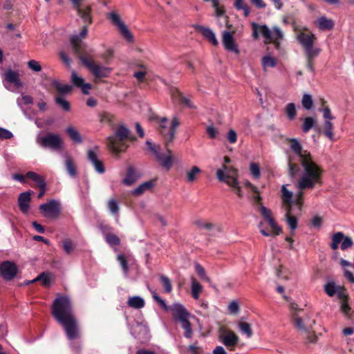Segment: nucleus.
<instances>
[{
	"instance_id": "3c124183",
	"label": "nucleus",
	"mask_w": 354,
	"mask_h": 354,
	"mask_svg": "<svg viewBox=\"0 0 354 354\" xmlns=\"http://www.w3.org/2000/svg\"><path fill=\"white\" fill-rule=\"evenodd\" d=\"M337 286L334 282H328L324 286V291L329 297H333L336 293Z\"/></svg>"
},
{
	"instance_id": "72a5a7b5",
	"label": "nucleus",
	"mask_w": 354,
	"mask_h": 354,
	"mask_svg": "<svg viewBox=\"0 0 354 354\" xmlns=\"http://www.w3.org/2000/svg\"><path fill=\"white\" fill-rule=\"evenodd\" d=\"M5 78L8 82L13 83L17 85L19 84L20 82L18 73L11 69H8L6 71L5 73Z\"/></svg>"
},
{
	"instance_id": "5701e85b",
	"label": "nucleus",
	"mask_w": 354,
	"mask_h": 354,
	"mask_svg": "<svg viewBox=\"0 0 354 354\" xmlns=\"http://www.w3.org/2000/svg\"><path fill=\"white\" fill-rule=\"evenodd\" d=\"M140 175L137 174L135 168L129 166L127 170V176L123 179L122 183L127 186H131L139 178Z\"/></svg>"
},
{
	"instance_id": "603ef678",
	"label": "nucleus",
	"mask_w": 354,
	"mask_h": 354,
	"mask_svg": "<svg viewBox=\"0 0 354 354\" xmlns=\"http://www.w3.org/2000/svg\"><path fill=\"white\" fill-rule=\"evenodd\" d=\"M262 64L264 68L274 67L277 65V60L270 56H265L262 58Z\"/></svg>"
},
{
	"instance_id": "c756f323",
	"label": "nucleus",
	"mask_w": 354,
	"mask_h": 354,
	"mask_svg": "<svg viewBox=\"0 0 354 354\" xmlns=\"http://www.w3.org/2000/svg\"><path fill=\"white\" fill-rule=\"evenodd\" d=\"M333 129V124L330 120L324 121L322 132L330 140H334Z\"/></svg>"
},
{
	"instance_id": "49530a36",
	"label": "nucleus",
	"mask_w": 354,
	"mask_h": 354,
	"mask_svg": "<svg viewBox=\"0 0 354 354\" xmlns=\"http://www.w3.org/2000/svg\"><path fill=\"white\" fill-rule=\"evenodd\" d=\"M234 7L236 10H243L245 17H248L250 15V8L247 4L243 3V0H235Z\"/></svg>"
},
{
	"instance_id": "a19ab883",
	"label": "nucleus",
	"mask_w": 354,
	"mask_h": 354,
	"mask_svg": "<svg viewBox=\"0 0 354 354\" xmlns=\"http://www.w3.org/2000/svg\"><path fill=\"white\" fill-rule=\"evenodd\" d=\"M315 124V120L312 117H306L304 120L301 129L303 132H308Z\"/></svg>"
},
{
	"instance_id": "f704fd0d",
	"label": "nucleus",
	"mask_w": 354,
	"mask_h": 354,
	"mask_svg": "<svg viewBox=\"0 0 354 354\" xmlns=\"http://www.w3.org/2000/svg\"><path fill=\"white\" fill-rule=\"evenodd\" d=\"M201 171H202L201 169L198 167H197V166L192 167L191 170L187 173V175H186L187 181L189 183H192V182L195 181L197 178V176L200 173H201Z\"/></svg>"
},
{
	"instance_id": "2f4dec72",
	"label": "nucleus",
	"mask_w": 354,
	"mask_h": 354,
	"mask_svg": "<svg viewBox=\"0 0 354 354\" xmlns=\"http://www.w3.org/2000/svg\"><path fill=\"white\" fill-rule=\"evenodd\" d=\"M68 137L73 142L80 144L82 142V138L78 131L73 127H68L66 130Z\"/></svg>"
},
{
	"instance_id": "bb28decb",
	"label": "nucleus",
	"mask_w": 354,
	"mask_h": 354,
	"mask_svg": "<svg viewBox=\"0 0 354 354\" xmlns=\"http://www.w3.org/2000/svg\"><path fill=\"white\" fill-rule=\"evenodd\" d=\"M127 304L129 307L140 309L145 306V300L139 296H133L129 298Z\"/></svg>"
},
{
	"instance_id": "f3484780",
	"label": "nucleus",
	"mask_w": 354,
	"mask_h": 354,
	"mask_svg": "<svg viewBox=\"0 0 354 354\" xmlns=\"http://www.w3.org/2000/svg\"><path fill=\"white\" fill-rule=\"evenodd\" d=\"M168 310L172 312L173 318L180 322L187 319L189 315L185 308L180 304H174L169 307Z\"/></svg>"
},
{
	"instance_id": "c03bdc74",
	"label": "nucleus",
	"mask_w": 354,
	"mask_h": 354,
	"mask_svg": "<svg viewBox=\"0 0 354 354\" xmlns=\"http://www.w3.org/2000/svg\"><path fill=\"white\" fill-rule=\"evenodd\" d=\"M239 327L241 331L245 334L248 337H251L253 335V332L250 324L241 322L239 323Z\"/></svg>"
},
{
	"instance_id": "20e7f679",
	"label": "nucleus",
	"mask_w": 354,
	"mask_h": 354,
	"mask_svg": "<svg viewBox=\"0 0 354 354\" xmlns=\"http://www.w3.org/2000/svg\"><path fill=\"white\" fill-rule=\"evenodd\" d=\"M297 39L304 50L306 59V67L310 72L314 73L315 59L321 52L320 48H313V44L317 40V37L312 32H300L297 36Z\"/></svg>"
},
{
	"instance_id": "39448f33",
	"label": "nucleus",
	"mask_w": 354,
	"mask_h": 354,
	"mask_svg": "<svg viewBox=\"0 0 354 354\" xmlns=\"http://www.w3.org/2000/svg\"><path fill=\"white\" fill-rule=\"evenodd\" d=\"M291 309V322L293 326L299 331H301L305 335V338L308 342H315L317 340V336L312 329L313 324H315V321L313 320L312 324L306 326L304 324V319L299 315L300 313L303 312L302 309L298 308L296 303L290 304Z\"/></svg>"
},
{
	"instance_id": "680f3d73",
	"label": "nucleus",
	"mask_w": 354,
	"mask_h": 354,
	"mask_svg": "<svg viewBox=\"0 0 354 354\" xmlns=\"http://www.w3.org/2000/svg\"><path fill=\"white\" fill-rule=\"evenodd\" d=\"M28 66L35 72L41 71V66L39 63L34 59L28 62Z\"/></svg>"
},
{
	"instance_id": "ddd939ff",
	"label": "nucleus",
	"mask_w": 354,
	"mask_h": 354,
	"mask_svg": "<svg viewBox=\"0 0 354 354\" xmlns=\"http://www.w3.org/2000/svg\"><path fill=\"white\" fill-rule=\"evenodd\" d=\"M237 170L233 167H228L225 164L218 169L216 171V177L220 182H224L227 184V181H232V178H237Z\"/></svg>"
},
{
	"instance_id": "8fccbe9b",
	"label": "nucleus",
	"mask_w": 354,
	"mask_h": 354,
	"mask_svg": "<svg viewBox=\"0 0 354 354\" xmlns=\"http://www.w3.org/2000/svg\"><path fill=\"white\" fill-rule=\"evenodd\" d=\"M117 259L119 261L124 274H127L129 273V266L126 257L122 254H119L117 257Z\"/></svg>"
},
{
	"instance_id": "13d9d810",
	"label": "nucleus",
	"mask_w": 354,
	"mask_h": 354,
	"mask_svg": "<svg viewBox=\"0 0 354 354\" xmlns=\"http://www.w3.org/2000/svg\"><path fill=\"white\" fill-rule=\"evenodd\" d=\"M195 270L198 275L204 280L209 281V278L206 276L205 270L203 267L199 263H196L195 266Z\"/></svg>"
},
{
	"instance_id": "774afa93",
	"label": "nucleus",
	"mask_w": 354,
	"mask_h": 354,
	"mask_svg": "<svg viewBox=\"0 0 354 354\" xmlns=\"http://www.w3.org/2000/svg\"><path fill=\"white\" fill-rule=\"evenodd\" d=\"M153 298L154 300L158 302L162 308H163L165 310H168L169 306H167L165 301L160 297L156 293H154L153 295Z\"/></svg>"
},
{
	"instance_id": "412c9836",
	"label": "nucleus",
	"mask_w": 354,
	"mask_h": 354,
	"mask_svg": "<svg viewBox=\"0 0 354 354\" xmlns=\"http://www.w3.org/2000/svg\"><path fill=\"white\" fill-rule=\"evenodd\" d=\"M32 191H28L21 193L18 197V205L20 211L26 214L28 212L30 207V202L31 201V193Z\"/></svg>"
},
{
	"instance_id": "4d7b16f0",
	"label": "nucleus",
	"mask_w": 354,
	"mask_h": 354,
	"mask_svg": "<svg viewBox=\"0 0 354 354\" xmlns=\"http://www.w3.org/2000/svg\"><path fill=\"white\" fill-rule=\"evenodd\" d=\"M71 81L75 86H76L78 88H80L82 84L84 83V80L82 77L77 76L76 73L73 71L71 75Z\"/></svg>"
},
{
	"instance_id": "b1692460",
	"label": "nucleus",
	"mask_w": 354,
	"mask_h": 354,
	"mask_svg": "<svg viewBox=\"0 0 354 354\" xmlns=\"http://www.w3.org/2000/svg\"><path fill=\"white\" fill-rule=\"evenodd\" d=\"M156 178L150 180L149 181L145 182L142 184H140L137 188H136L133 192L132 194L134 196H140L142 195L145 191L149 190L152 189L156 183Z\"/></svg>"
},
{
	"instance_id": "e2e57ef3",
	"label": "nucleus",
	"mask_w": 354,
	"mask_h": 354,
	"mask_svg": "<svg viewBox=\"0 0 354 354\" xmlns=\"http://www.w3.org/2000/svg\"><path fill=\"white\" fill-rule=\"evenodd\" d=\"M13 137V134L8 130L0 127V139L8 140L11 139Z\"/></svg>"
},
{
	"instance_id": "cd10ccee",
	"label": "nucleus",
	"mask_w": 354,
	"mask_h": 354,
	"mask_svg": "<svg viewBox=\"0 0 354 354\" xmlns=\"http://www.w3.org/2000/svg\"><path fill=\"white\" fill-rule=\"evenodd\" d=\"M36 281H41L42 286L44 287H49L51 283L49 274L46 272H41L35 279L26 282V284H30Z\"/></svg>"
},
{
	"instance_id": "bf43d9fd",
	"label": "nucleus",
	"mask_w": 354,
	"mask_h": 354,
	"mask_svg": "<svg viewBox=\"0 0 354 354\" xmlns=\"http://www.w3.org/2000/svg\"><path fill=\"white\" fill-rule=\"evenodd\" d=\"M195 224L199 228H201V229L204 228L207 230H210L214 226V225L212 223L205 222L202 220L196 221L195 222Z\"/></svg>"
},
{
	"instance_id": "69168bd1",
	"label": "nucleus",
	"mask_w": 354,
	"mask_h": 354,
	"mask_svg": "<svg viewBox=\"0 0 354 354\" xmlns=\"http://www.w3.org/2000/svg\"><path fill=\"white\" fill-rule=\"evenodd\" d=\"M336 293L339 299L344 300V301L347 300L348 295H346V289L344 287L337 286Z\"/></svg>"
},
{
	"instance_id": "473e14b6",
	"label": "nucleus",
	"mask_w": 354,
	"mask_h": 354,
	"mask_svg": "<svg viewBox=\"0 0 354 354\" xmlns=\"http://www.w3.org/2000/svg\"><path fill=\"white\" fill-rule=\"evenodd\" d=\"M321 103H322V108L319 109V111L323 113V118L326 120H332L334 119V117L333 116L330 109L328 106L326 105L327 102L324 100L321 99Z\"/></svg>"
},
{
	"instance_id": "4468645a",
	"label": "nucleus",
	"mask_w": 354,
	"mask_h": 354,
	"mask_svg": "<svg viewBox=\"0 0 354 354\" xmlns=\"http://www.w3.org/2000/svg\"><path fill=\"white\" fill-rule=\"evenodd\" d=\"M252 30V35L254 39H257L259 37V34L260 33L266 39V44H270L273 41V36L272 32L267 26H260L256 23H253Z\"/></svg>"
},
{
	"instance_id": "f257e3e1",
	"label": "nucleus",
	"mask_w": 354,
	"mask_h": 354,
	"mask_svg": "<svg viewBox=\"0 0 354 354\" xmlns=\"http://www.w3.org/2000/svg\"><path fill=\"white\" fill-rule=\"evenodd\" d=\"M290 149L295 152L298 158L304 171L301 174L299 164L295 162V158L290 156L288 158V175L291 178L300 176L297 183L299 192L296 196L295 203L301 210L304 203V190L313 189L317 186L322 187L323 185L322 176L323 168L314 161L310 151L304 150L301 143L296 138L290 139Z\"/></svg>"
},
{
	"instance_id": "1a4fd4ad",
	"label": "nucleus",
	"mask_w": 354,
	"mask_h": 354,
	"mask_svg": "<svg viewBox=\"0 0 354 354\" xmlns=\"http://www.w3.org/2000/svg\"><path fill=\"white\" fill-rule=\"evenodd\" d=\"M39 209L43 212L45 217L57 218L61 213L60 204L55 200H51L46 203L41 204Z\"/></svg>"
},
{
	"instance_id": "9b49d317",
	"label": "nucleus",
	"mask_w": 354,
	"mask_h": 354,
	"mask_svg": "<svg viewBox=\"0 0 354 354\" xmlns=\"http://www.w3.org/2000/svg\"><path fill=\"white\" fill-rule=\"evenodd\" d=\"M109 19L112 23L118 26L120 34L122 37L129 42L133 41V36L128 29L127 26L121 21L120 17L115 12H111L109 14Z\"/></svg>"
},
{
	"instance_id": "864d4df0",
	"label": "nucleus",
	"mask_w": 354,
	"mask_h": 354,
	"mask_svg": "<svg viewBox=\"0 0 354 354\" xmlns=\"http://www.w3.org/2000/svg\"><path fill=\"white\" fill-rule=\"evenodd\" d=\"M227 184L236 189V193L239 198L243 197V194L241 187L239 186V181L236 178H232V181H227Z\"/></svg>"
},
{
	"instance_id": "4be33fe9",
	"label": "nucleus",
	"mask_w": 354,
	"mask_h": 354,
	"mask_svg": "<svg viewBox=\"0 0 354 354\" xmlns=\"http://www.w3.org/2000/svg\"><path fill=\"white\" fill-rule=\"evenodd\" d=\"M165 148L168 156L163 153H157L156 158L160 162L162 167L165 168L167 170H169L173 165L172 151L169 147Z\"/></svg>"
},
{
	"instance_id": "7c9ffc66",
	"label": "nucleus",
	"mask_w": 354,
	"mask_h": 354,
	"mask_svg": "<svg viewBox=\"0 0 354 354\" xmlns=\"http://www.w3.org/2000/svg\"><path fill=\"white\" fill-rule=\"evenodd\" d=\"M318 26L320 30H331L334 27L333 20L327 19L325 17H321L317 19Z\"/></svg>"
},
{
	"instance_id": "6ab92c4d",
	"label": "nucleus",
	"mask_w": 354,
	"mask_h": 354,
	"mask_svg": "<svg viewBox=\"0 0 354 354\" xmlns=\"http://www.w3.org/2000/svg\"><path fill=\"white\" fill-rule=\"evenodd\" d=\"M171 97L177 100L180 105L191 109H195L196 106L192 104L190 99L185 97L183 93L178 88L171 91Z\"/></svg>"
},
{
	"instance_id": "f8f14e48",
	"label": "nucleus",
	"mask_w": 354,
	"mask_h": 354,
	"mask_svg": "<svg viewBox=\"0 0 354 354\" xmlns=\"http://www.w3.org/2000/svg\"><path fill=\"white\" fill-rule=\"evenodd\" d=\"M341 242V249L342 250H345L353 245L351 238L345 236L344 233L342 232H338L335 233L332 236L330 248L334 250H337Z\"/></svg>"
},
{
	"instance_id": "a211bd4d",
	"label": "nucleus",
	"mask_w": 354,
	"mask_h": 354,
	"mask_svg": "<svg viewBox=\"0 0 354 354\" xmlns=\"http://www.w3.org/2000/svg\"><path fill=\"white\" fill-rule=\"evenodd\" d=\"M221 341L227 347H234L239 342V337L230 330H223L220 335Z\"/></svg>"
},
{
	"instance_id": "ea45409f",
	"label": "nucleus",
	"mask_w": 354,
	"mask_h": 354,
	"mask_svg": "<svg viewBox=\"0 0 354 354\" xmlns=\"http://www.w3.org/2000/svg\"><path fill=\"white\" fill-rule=\"evenodd\" d=\"M180 324L181 327L185 330L184 336L188 339L191 338L193 335V330L188 319L183 320Z\"/></svg>"
},
{
	"instance_id": "7ed1b4c3",
	"label": "nucleus",
	"mask_w": 354,
	"mask_h": 354,
	"mask_svg": "<svg viewBox=\"0 0 354 354\" xmlns=\"http://www.w3.org/2000/svg\"><path fill=\"white\" fill-rule=\"evenodd\" d=\"M136 137L124 125H120L114 135L107 138V146L109 150L115 155L124 152L129 147L127 142H133Z\"/></svg>"
},
{
	"instance_id": "9d476101",
	"label": "nucleus",
	"mask_w": 354,
	"mask_h": 354,
	"mask_svg": "<svg viewBox=\"0 0 354 354\" xmlns=\"http://www.w3.org/2000/svg\"><path fill=\"white\" fill-rule=\"evenodd\" d=\"M17 265L10 261H4L0 263V276L5 281L12 280L17 274Z\"/></svg>"
},
{
	"instance_id": "393cba45",
	"label": "nucleus",
	"mask_w": 354,
	"mask_h": 354,
	"mask_svg": "<svg viewBox=\"0 0 354 354\" xmlns=\"http://www.w3.org/2000/svg\"><path fill=\"white\" fill-rule=\"evenodd\" d=\"M53 87H54L61 95H65L71 93L73 89V86L68 84H62L57 80H53L51 83Z\"/></svg>"
},
{
	"instance_id": "58836bf2",
	"label": "nucleus",
	"mask_w": 354,
	"mask_h": 354,
	"mask_svg": "<svg viewBox=\"0 0 354 354\" xmlns=\"http://www.w3.org/2000/svg\"><path fill=\"white\" fill-rule=\"evenodd\" d=\"M202 290V286L194 277L192 279V294L194 299H198Z\"/></svg>"
},
{
	"instance_id": "79ce46f5",
	"label": "nucleus",
	"mask_w": 354,
	"mask_h": 354,
	"mask_svg": "<svg viewBox=\"0 0 354 354\" xmlns=\"http://www.w3.org/2000/svg\"><path fill=\"white\" fill-rule=\"evenodd\" d=\"M285 112L290 120H292L295 118L297 115L296 108L294 103H289L285 108Z\"/></svg>"
},
{
	"instance_id": "a878e982",
	"label": "nucleus",
	"mask_w": 354,
	"mask_h": 354,
	"mask_svg": "<svg viewBox=\"0 0 354 354\" xmlns=\"http://www.w3.org/2000/svg\"><path fill=\"white\" fill-rule=\"evenodd\" d=\"M65 166L66 171L71 177H75L77 176V167L72 158L69 156H66Z\"/></svg>"
},
{
	"instance_id": "5fc2aeb1",
	"label": "nucleus",
	"mask_w": 354,
	"mask_h": 354,
	"mask_svg": "<svg viewBox=\"0 0 354 354\" xmlns=\"http://www.w3.org/2000/svg\"><path fill=\"white\" fill-rule=\"evenodd\" d=\"M251 174L255 179H259L261 176L260 167L257 163L252 162L250 166Z\"/></svg>"
},
{
	"instance_id": "aec40b11",
	"label": "nucleus",
	"mask_w": 354,
	"mask_h": 354,
	"mask_svg": "<svg viewBox=\"0 0 354 354\" xmlns=\"http://www.w3.org/2000/svg\"><path fill=\"white\" fill-rule=\"evenodd\" d=\"M194 29L201 32L202 35L208 40L213 46H216L218 41L214 32L209 28L201 25H194Z\"/></svg>"
},
{
	"instance_id": "dca6fc26",
	"label": "nucleus",
	"mask_w": 354,
	"mask_h": 354,
	"mask_svg": "<svg viewBox=\"0 0 354 354\" xmlns=\"http://www.w3.org/2000/svg\"><path fill=\"white\" fill-rule=\"evenodd\" d=\"M223 44L224 46V48L225 50L230 52L235 53L236 54L239 55L240 53V51L238 48V46L236 44L234 37H233V32H229V31H224L223 32Z\"/></svg>"
},
{
	"instance_id": "6e6552de",
	"label": "nucleus",
	"mask_w": 354,
	"mask_h": 354,
	"mask_svg": "<svg viewBox=\"0 0 354 354\" xmlns=\"http://www.w3.org/2000/svg\"><path fill=\"white\" fill-rule=\"evenodd\" d=\"M38 143L44 148L59 150L62 147V140L58 134L48 133L38 140Z\"/></svg>"
},
{
	"instance_id": "423d86ee",
	"label": "nucleus",
	"mask_w": 354,
	"mask_h": 354,
	"mask_svg": "<svg viewBox=\"0 0 354 354\" xmlns=\"http://www.w3.org/2000/svg\"><path fill=\"white\" fill-rule=\"evenodd\" d=\"M259 211L272 229V232H269V231L263 228V222L261 221L259 225L260 232L265 236L279 235L282 232V229L272 217L271 210L263 205H261L259 207Z\"/></svg>"
},
{
	"instance_id": "338daca9",
	"label": "nucleus",
	"mask_w": 354,
	"mask_h": 354,
	"mask_svg": "<svg viewBox=\"0 0 354 354\" xmlns=\"http://www.w3.org/2000/svg\"><path fill=\"white\" fill-rule=\"evenodd\" d=\"M228 310L232 314H236L239 311V305L235 301H232L228 306Z\"/></svg>"
},
{
	"instance_id": "0eeeda50",
	"label": "nucleus",
	"mask_w": 354,
	"mask_h": 354,
	"mask_svg": "<svg viewBox=\"0 0 354 354\" xmlns=\"http://www.w3.org/2000/svg\"><path fill=\"white\" fill-rule=\"evenodd\" d=\"M179 124L180 123L178 118L174 117L172 119L170 127H167L165 124L160 125L159 132L165 140V147H169V143L173 142L175 138L176 129L179 126Z\"/></svg>"
},
{
	"instance_id": "f03ea898",
	"label": "nucleus",
	"mask_w": 354,
	"mask_h": 354,
	"mask_svg": "<svg viewBox=\"0 0 354 354\" xmlns=\"http://www.w3.org/2000/svg\"><path fill=\"white\" fill-rule=\"evenodd\" d=\"M51 314L62 326L69 341L79 339L82 337L80 322L75 316L73 303L66 295H58L51 305Z\"/></svg>"
},
{
	"instance_id": "a18cd8bd",
	"label": "nucleus",
	"mask_w": 354,
	"mask_h": 354,
	"mask_svg": "<svg viewBox=\"0 0 354 354\" xmlns=\"http://www.w3.org/2000/svg\"><path fill=\"white\" fill-rule=\"evenodd\" d=\"M160 280L165 289V292L167 293L171 292L172 290V285L170 279L167 277L161 274L160 275Z\"/></svg>"
},
{
	"instance_id": "4c0bfd02",
	"label": "nucleus",
	"mask_w": 354,
	"mask_h": 354,
	"mask_svg": "<svg viewBox=\"0 0 354 354\" xmlns=\"http://www.w3.org/2000/svg\"><path fill=\"white\" fill-rule=\"evenodd\" d=\"M55 103L64 111H69L71 110V104L68 101L66 100L64 97L59 95L55 98Z\"/></svg>"
},
{
	"instance_id": "09e8293b",
	"label": "nucleus",
	"mask_w": 354,
	"mask_h": 354,
	"mask_svg": "<svg viewBox=\"0 0 354 354\" xmlns=\"http://www.w3.org/2000/svg\"><path fill=\"white\" fill-rule=\"evenodd\" d=\"M301 103L304 109L310 110L313 104L312 96L309 94H304L302 97Z\"/></svg>"
},
{
	"instance_id": "de8ad7c7",
	"label": "nucleus",
	"mask_w": 354,
	"mask_h": 354,
	"mask_svg": "<svg viewBox=\"0 0 354 354\" xmlns=\"http://www.w3.org/2000/svg\"><path fill=\"white\" fill-rule=\"evenodd\" d=\"M281 192H282V201H283V204H288L290 202H292V192L288 190L284 185L282 186Z\"/></svg>"
},
{
	"instance_id": "e433bc0d",
	"label": "nucleus",
	"mask_w": 354,
	"mask_h": 354,
	"mask_svg": "<svg viewBox=\"0 0 354 354\" xmlns=\"http://www.w3.org/2000/svg\"><path fill=\"white\" fill-rule=\"evenodd\" d=\"M206 2L211 1L212 6L214 8L216 15L217 17H221L223 15L225 12V8L220 5L219 0H204Z\"/></svg>"
},
{
	"instance_id": "37998d69",
	"label": "nucleus",
	"mask_w": 354,
	"mask_h": 354,
	"mask_svg": "<svg viewBox=\"0 0 354 354\" xmlns=\"http://www.w3.org/2000/svg\"><path fill=\"white\" fill-rule=\"evenodd\" d=\"M105 240L111 246H116L120 244V238L114 234H106Z\"/></svg>"
},
{
	"instance_id": "0e129e2a",
	"label": "nucleus",
	"mask_w": 354,
	"mask_h": 354,
	"mask_svg": "<svg viewBox=\"0 0 354 354\" xmlns=\"http://www.w3.org/2000/svg\"><path fill=\"white\" fill-rule=\"evenodd\" d=\"M227 139L231 144H234L237 141V133L233 130L230 129L227 134Z\"/></svg>"
},
{
	"instance_id": "052dcab7",
	"label": "nucleus",
	"mask_w": 354,
	"mask_h": 354,
	"mask_svg": "<svg viewBox=\"0 0 354 354\" xmlns=\"http://www.w3.org/2000/svg\"><path fill=\"white\" fill-rule=\"evenodd\" d=\"M74 246L73 242L69 239L63 241V249L67 254H71L73 250Z\"/></svg>"
},
{
	"instance_id": "2eb2a0df",
	"label": "nucleus",
	"mask_w": 354,
	"mask_h": 354,
	"mask_svg": "<svg viewBox=\"0 0 354 354\" xmlns=\"http://www.w3.org/2000/svg\"><path fill=\"white\" fill-rule=\"evenodd\" d=\"M98 149V147H95L94 149L88 150L87 152V158L92 163L97 172L104 174L105 172V167L103 162L98 159L97 155V151Z\"/></svg>"
},
{
	"instance_id": "c9c22d12",
	"label": "nucleus",
	"mask_w": 354,
	"mask_h": 354,
	"mask_svg": "<svg viewBox=\"0 0 354 354\" xmlns=\"http://www.w3.org/2000/svg\"><path fill=\"white\" fill-rule=\"evenodd\" d=\"M285 219L290 228L291 234H294V231L298 227V219L296 216L293 215H285Z\"/></svg>"
},
{
	"instance_id": "c85d7f7f",
	"label": "nucleus",
	"mask_w": 354,
	"mask_h": 354,
	"mask_svg": "<svg viewBox=\"0 0 354 354\" xmlns=\"http://www.w3.org/2000/svg\"><path fill=\"white\" fill-rule=\"evenodd\" d=\"M26 176L27 178L33 180L37 184L38 187L43 185H46L45 179L41 176L34 171H28L26 174Z\"/></svg>"
},
{
	"instance_id": "6e6d98bb",
	"label": "nucleus",
	"mask_w": 354,
	"mask_h": 354,
	"mask_svg": "<svg viewBox=\"0 0 354 354\" xmlns=\"http://www.w3.org/2000/svg\"><path fill=\"white\" fill-rule=\"evenodd\" d=\"M108 207L111 212L113 214H118L119 212V205L116 200L111 199L108 203Z\"/></svg>"
}]
</instances>
